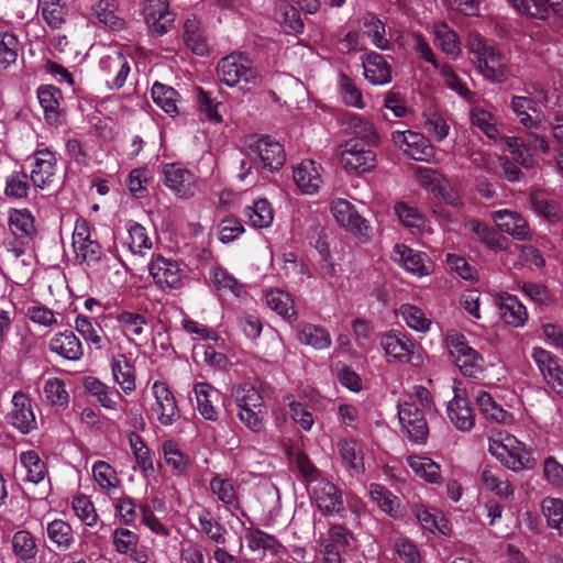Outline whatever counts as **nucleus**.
Returning a JSON list of instances; mask_svg holds the SVG:
<instances>
[{
    "mask_svg": "<svg viewBox=\"0 0 563 563\" xmlns=\"http://www.w3.org/2000/svg\"><path fill=\"white\" fill-rule=\"evenodd\" d=\"M468 49L474 55V63L479 73L493 82L507 79V67L495 46L488 45L483 36L475 34L468 38Z\"/></svg>",
    "mask_w": 563,
    "mask_h": 563,
    "instance_id": "1",
    "label": "nucleus"
},
{
    "mask_svg": "<svg viewBox=\"0 0 563 563\" xmlns=\"http://www.w3.org/2000/svg\"><path fill=\"white\" fill-rule=\"evenodd\" d=\"M8 227L13 238L4 241L3 245L9 253L19 258L25 254L37 234L35 219L27 209H11Z\"/></svg>",
    "mask_w": 563,
    "mask_h": 563,
    "instance_id": "2",
    "label": "nucleus"
},
{
    "mask_svg": "<svg viewBox=\"0 0 563 563\" xmlns=\"http://www.w3.org/2000/svg\"><path fill=\"white\" fill-rule=\"evenodd\" d=\"M245 148L255 165L267 172L278 170L286 161L283 145L268 135L247 136L245 139Z\"/></svg>",
    "mask_w": 563,
    "mask_h": 563,
    "instance_id": "3",
    "label": "nucleus"
},
{
    "mask_svg": "<svg viewBox=\"0 0 563 563\" xmlns=\"http://www.w3.org/2000/svg\"><path fill=\"white\" fill-rule=\"evenodd\" d=\"M330 211L340 227L352 233L362 243L369 241L371 225L350 201L342 198L333 199L330 203Z\"/></svg>",
    "mask_w": 563,
    "mask_h": 563,
    "instance_id": "4",
    "label": "nucleus"
},
{
    "mask_svg": "<svg viewBox=\"0 0 563 563\" xmlns=\"http://www.w3.org/2000/svg\"><path fill=\"white\" fill-rule=\"evenodd\" d=\"M217 75L219 80L229 87L241 82L255 85L258 79L257 70L251 62L240 55L221 58L217 65Z\"/></svg>",
    "mask_w": 563,
    "mask_h": 563,
    "instance_id": "5",
    "label": "nucleus"
},
{
    "mask_svg": "<svg viewBox=\"0 0 563 563\" xmlns=\"http://www.w3.org/2000/svg\"><path fill=\"white\" fill-rule=\"evenodd\" d=\"M372 148L355 141H344L338 146L336 155L345 170L364 174L376 166V154Z\"/></svg>",
    "mask_w": 563,
    "mask_h": 563,
    "instance_id": "6",
    "label": "nucleus"
},
{
    "mask_svg": "<svg viewBox=\"0 0 563 563\" xmlns=\"http://www.w3.org/2000/svg\"><path fill=\"white\" fill-rule=\"evenodd\" d=\"M398 419L401 430L408 439L418 444L426 443L429 434V427L423 411L413 402H398Z\"/></svg>",
    "mask_w": 563,
    "mask_h": 563,
    "instance_id": "7",
    "label": "nucleus"
},
{
    "mask_svg": "<svg viewBox=\"0 0 563 563\" xmlns=\"http://www.w3.org/2000/svg\"><path fill=\"white\" fill-rule=\"evenodd\" d=\"M391 141L406 156L420 162H429L434 156V147L421 133L413 131H395Z\"/></svg>",
    "mask_w": 563,
    "mask_h": 563,
    "instance_id": "8",
    "label": "nucleus"
},
{
    "mask_svg": "<svg viewBox=\"0 0 563 563\" xmlns=\"http://www.w3.org/2000/svg\"><path fill=\"white\" fill-rule=\"evenodd\" d=\"M73 247L76 260L88 266L96 265L103 256V251L97 240L91 239L90 228L86 221H77L73 233Z\"/></svg>",
    "mask_w": 563,
    "mask_h": 563,
    "instance_id": "9",
    "label": "nucleus"
},
{
    "mask_svg": "<svg viewBox=\"0 0 563 563\" xmlns=\"http://www.w3.org/2000/svg\"><path fill=\"white\" fill-rule=\"evenodd\" d=\"M311 499L324 516H333L344 510L342 492L327 479L318 481L311 488Z\"/></svg>",
    "mask_w": 563,
    "mask_h": 563,
    "instance_id": "10",
    "label": "nucleus"
},
{
    "mask_svg": "<svg viewBox=\"0 0 563 563\" xmlns=\"http://www.w3.org/2000/svg\"><path fill=\"white\" fill-rule=\"evenodd\" d=\"M101 76L111 89L123 87L130 74V59L120 51H112L99 60Z\"/></svg>",
    "mask_w": 563,
    "mask_h": 563,
    "instance_id": "11",
    "label": "nucleus"
},
{
    "mask_svg": "<svg viewBox=\"0 0 563 563\" xmlns=\"http://www.w3.org/2000/svg\"><path fill=\"white\" fill-rule=\"evenodd\" d=\"M150 274L162 289H179L184 286V276L179 264L162 255L153 257L150 264Z\"/></svg>",
    "mask_w": 563,
    "mask_h": 563,
    "instance_id": "12",
    "label": "nucleus"
},
{
    "mask_svg": "<svg viewBox=\"0 0 563 563\" xmlns=\"http://www.w3.org/2000/svg\"><path fill=\"white\" fill-rule=\"evenodd\" d=\"M143 15L151 32L157 36L174 27L175 14L169 10L167 0H145Z\"/></svg>",
    "mask_w": 563,
    "mask_h": 563,
    "instance_id": "13",
    "label": "nucleus"
},
{
    "mask_svg": "<svg viewBox=\"0 0 563 563\" xmlns=\"http://www.w3.org/2000/svg\"><path fill=\"white\" fill-rule=\"evenodd\" d=\"M33 167L30 178L35 187L48 188L57 179V159L48 148L37 150L33 154Z\"/></svg>",
    "mask_w": 563,
    "mask_h": 563,
    "instance_id": "14",
    "label": "nucleus"
},
{
    "mask_svg": "<svg viewBox=\"0 0 563 563\" xmlns=\"http://www.w3.org/2000/svg\"><path fill=\"white\" fill-rule=\"evenodd\" d=\"M164 184L179 198H191L196 192V179L191 172L179 164H167L163 168Z\"/></svg>",
    "mask_w": 563,
    "mask_h": 563,
    "instance_id": "15",
    "label": "nucleus"
},
{
    "mask_svg": "<svg viewBox=\"0 0 563 563\" xmlns=\"http://www.w3.org/2000/svg\"><path fill=\"white\" fill-rule=\"evenodd\" d=\"M10 423L21 433L27 434L36 429V418L31 398L23 391L14 393L12 409L8 413Z\"/></svg>",
    "mask_w": 563,
    "mask_h": 563,
    "instance_id": "16",
    "label": "nucleus"
},
{
    "mask_svg": "<svg viewBox=\"0 0 563 563\" xmlns=\"http://www.w3.org/2000/svg\"><path fill=\"white\" fill-rule=\"evenodd\" d=\"M394 262L419 277L428 276L433 272V263L429 256L415 251L405 244H396L394 247Z\"/></svg>",
    "mask_w": 563,
    "mask_h": 563,
    "instance_id": "17",
    "label": "nucleus"
},
{
    "mask_svg": "<svg viewBox=\"0 0 563 563\" xmlns=\"http://www.w3.org/2000/svg\"><path fill=\"white\" fill-rule=\"evenodd\" d=\"M152 390L155 397L152 410L156 413L157 420L164 426L172 424L179 418V410L173 393L166 383L158 380L153 384Z\"/></svg>",
    "mask_w": 563,
    "mask_h": 563,
    "instance_id": "18",
    "label": "nucleus"
},
{
    "mask_svg": "<svg viewBox=\"0 0 563 563\" xmlns=\"http://www.w3.org/2000/svg\"><path fill=\"white\" fill-rule=\"evenodd\" d=\"M450 353L463 375L477 377V375L482 373V355L460 338L452 340Z\"/></svg>",
    "mask_w": 563,
    "mask_h": 563,
    "instance_id": "19",
    "label": "nucleus"
},
{
    "mask_svg": "<svg viewBox=\"0 0 563 563\" xmlns=\"http://www.w3.org/2000/svg\"><path fill=\"white\" fill-rule=\"evenodd\" d=\"M37 98L44 111L45 121L49 125H62L65 119V113L60 107V102L63 100L60 89L51 85L41 86L37 89Z\"/></svg>",
    "mask_w": 563,
    "mask_h": 563,
    "instance_id": "20",
    "label": "nucleus"
},
{
    "mask_svg": "<svg viewBox=\"0 0 563 563\" xmlns=\"http://www.w3.org/2000/svg\"><path fill=\"white\" fill-rule=\"evenodd\" d=\"M345 125L351 137L347 141H355L356 144L376 147L380 142L375 125L358 114H347Z\"/></svg>",
    "mask_w": 563,
    "mask_h": 563,
    "instance_id": "21",
    "label": "nucleus"
},
{
    "mask_svg": "<svg viewBox=\"0 0 563 563\" xmlns=\"http://www.w3.org/2000/svg\"><path fill=\"white\" fill-rule=\"evenodd\" d=\"M320 169L321 166L310 159L302 161L294 168V180L303 194L312 195L319 190L322 183Z\"/></svg>",
    "mask_w": 563,
    "mask_h": 563,
    "instance_id": "22",
    "label": "nucleus"
},
{
    "mask_svg": "<svg viewBox=\"0 0 563 563\" xmlns=\"http://www.w3.org/2000/svg\"><path fill=\"white\" fill-rule=\"evenodd\" d=\"M492 219L500 231L519 241L528 239L530 234L528 222L516 212L498 210L492 213Z\"/></svg>",
    "mask_w": 563,
    "mask_h": 563,
    "instance_id": "23",
    "label": "nucleus"
},
{
    "mask_svg": "<svg viewBox=\"0 0 563 563\" xmlns=\"http://www.w3.org/2000/svg\"><path fill=\"white\" fill-rule=\"evenodd\" d=\"M364 76L372 85H386L393 79L391 68L383 55L369 53L362 57Z\"/></svg>",
    "mask_w": 563,
    "mask_h": 563,
    "instance_id": "24",
    "label": "nucleus"
},
{
    "mask_svg": "<svg viewBox=\"0 0 563 563\" xmlns=\"http://www.w3.org/2000/svg\"><path fill=\"white\" fill-rule=\"evenodd\" d=\"M49 351L68 361H79L84 355L82 344L71 331L55 334L49 341Z\"/></svg>",
    "mask_w": 563,
    "mask_h": 563,
    "instance_id": "25",
    "label": "nucleus"
},
{
    "mask_svg": "<svg viewBox=\"0 0 563 563\" xmlns=\"http://www.w3.org/2000/svg\"><path fill=\"white\" fill-rule=\"evenodd\" d=\"M448 417L452 424L460 431H470L475 424V415L467 398L455 397L448 404Z\"/></svg>",
    "mask_w": 563,
    "mask_h": 563,
    "instance_id": "26",
    "label": "nucleus"
},
{
    "mask_svg": "<svg viewBox=\"0 0 563 563\" xmlns=\"http://www.w3.org/2000/svg\"><path fill=\"white\" fill-rule=\"evenodd\" d=\"M85 390L93 397L97 402L106 409L115 410L121 394L114 388L106 385L99 378L86 376L82 379Z\"/></svg>",
    "mask_w": 563,
    "mask_h": 563,
    "instance_id": "27",
    "label": "nucleus"
},
{
    "mask_svg": "<svg viewBox=\"0 0 563 563\" xmlns=\"http://www.w3.org/2000/svg\"><path fill=\"white\" fill-rule=\"evenodd\" d=\"M380 345L387 356L399 362H409L413 344L400 332H388L380 340Z\"/></svg>",
    "mask_w": 563,
    "mask_h": 563,
    "instance_id": "28",
    "label": "nucleus"
},
{
    "mask_svg": "<svg viewBox=\"0 0 563 563\" xmlns=\"http://www.w3.org/2000/svg\"><path fill=\"white\" fill-rule=\"evenodd\" d=\"M111 371L114 382L124 394L135 390V369L124 354H117L111 358Z\"/></svg>",
    "mask_w": 563,
    "mask_h": 563,
    "instance_id": "29",
    "label": "nucleus"
},
{
    "mask_svg": "<svg viewBox=\"0 0 563 563\" xmlns=\"http://www.w3.org/2000/svg\"><path fill=\"white\" fill-rule=\"evenodd\" d=\"M499 310L501 319L512 327H522L527 321L526 307L514 295H500Z\"/></svg>",
    "mask_w": 563,
    "mask_h": 563,
    "instance_id": "30",
    "label": "nucleus"
},
{
    "mask_svg": "<svg viewBox=\"0 0 563 563\" xmlns=\"http://www.w3.org/2000/svg\"><path fill=\"white\" fill-rule=\"evenodd\" d=\"M194 391L199 413L207 420L216 421L218 419V412L213 402L219 399V391L208 383L195 384Z\"/></svg>",
    "mask_w": 563,
    "mask_h": 563,
    "instance_id": "31",
    "label": "nucleus"
},
{
    "mask_svg": "<svg viewBox=\"0 0 563 563\" xmlns=\"http://www.w3.org/2000/svg\"><path fill=\"white\" fill-rule=\"evenodd\" d=\"M243 214L250 224L256 229L268 228L274 220V209L265 198L254 200L251 206L244 208Z\"/></svg>",
    "mask_w": 563,
    "mask_h": 563,
    "instance_id": "32",
    "label": "nucleus"
},
{
    "mask_svg": "<svg viewBox=\"0 0 563 563\" xmlns=\"http://www.w3.org/2000/svg\"><path fill=\"white\" fill-rule=\"evenodd\" d=\"M297 339L300 343L316 350H324L331 345L330 333L324 328L311 323L298 325Z\"/></svg>",
    "mask_w": 563,
    "mask_h": 563,
    "instance_id": "33",
    "label": "nucleus"
},
{
    "mask_svg": "<svg viewBox=\"0 0 563 563\" xmlns=\"http://www.w3.org/2000/svg\"><path fill=\"white\" fill-rule=\"evenodd\" d=\"M407 463L415 474L426 482L431 484H440L442 482L440 465L430 457L409 455Z\"/></svg>",
    "mask_w": 563,
    "mask_h": 563,
    "instance_id": "34",
    "label": "nucleus"
},
{
    "mask_svg": "<svg viewBox=\"0 0 563 563\" xmlns=\"http://www.w3.org/2000/svg\"><path fill=\"white\" fill-rule=\"evenodd\" d=\"M476 402L481 412L488 420L508 423L512 419L511 415L504 410L503 407L494 400L490 394L485 390H479L477 393Z\"/></svg>",
    "mask_w": 563,
    "mask_h": 563,
    "instance_id": "35",
    "label": "nucleus"
},
{
    "mask_svg": "<svg viewBox=\"0 0 563 563\" xmlns=\"http://www.w3.org/2000/svg\"><path fill=\"white\" fill-rule=\"evenodd\" d=\"M119 5L115 0H99L93 7V15L98 21L112 29H122L123 19L118 14Z\"/></svg>",
    "mask_w": 563,
    "mask_h": 563,
    "instance_id": "36",
    "label": "nucleus"
},
{
    "mask_svg": "<svg viewBox=\"0 0 563 563\" xmlns=\"http://www.w3.org/2000/svg\"><path fill=\"white\" fill-rule=\"evenodd\" d=\"M268 307L284 319L295 318L297 311L291 296L280 289H271L265 295Z\"/></svg>",
    "mask_w": 563,
    "mask_h": 563,
    "instance_id": "37",
    "label": "nucleus"
},
{
    "mask_svg": "<svg viewBox=\"0 0 563 563\" xmlns=\"http://www.w3.org/2000/svg\"><path fill=\"white\" fill-rule=\"evenodd\" d=\"M530 203L539 216L548 220H558L561 216L559 203L547 192L537 190L530 195Z\"/></svg>",
    "mask_w": 563,
    "mask_h": 563,
    "instance_id": "38",
    "label": "nucleus"
},
{
    "mask_svg": "<svg viewBox=\"0 0 563 563\" xmlns=\"http://www.w3.org/2000/svg\"><path fill=\"white\" fill-rule=\"evenodd\" d=\"M247 545L252 551L264 550L278 553L283 549L282 543L272 534L257 528H249L245 534Z\"/></svg>",
    "mask_w": 563,
    "mask_h": 563,
    "instance_id": "39",
    "label": "nucleus"
},
{
    "mask_svg": "<svg viewBox=\"0 0 563 563\" xmlns=\"http://www.w3.org/2000/svg\"><path fill=\"white\" fill-rule=\"evenodd\" d=\"M466 229L490 250L500 251L504 249L500 236L494 228L478 220H470L465 223Z\"/></svg>",
    "mask_w": 563,
    "mask_h": 563,
    "instance_id": "40",
    "label": "nucleus"
},
{
    "mask_svg": "<svg viewBox=\"0 0 563 563\" xmlns=\"http://www.w3.org/2000/svg\"><path fill=\"white\" fill-rule=\"evenodd\" d=\"M152 98L166 113L175 114L178 112V92L174 88L156 81L152 87Z\"/></svg>",
    "mask_w": 563,
    "mask_h": 563,
    "instance_id": "41",
    "label": "nucleus"
},
{
    "mask_svg": "<svg viewBox=\"0 0 563 563\" xmlns=\"http://www.w3.org/2000/svg\"><path fill=\"white\" fill-rule=\"evenodd\" d=\"M20 461L26 470L27 482L38 484L45 478L47 474L46 465L35 451L21 453Z\"/></svg>",
    "mask_w": 563,
    "mask_h": 563,
    "instance_id": "42",
    "label": "nucleus"
},
{
    "mask_svg": "<svg viewBox=\"0 0 563 563\" xmlns=\"http://www.w3.org/2000/svg\"><path fill=\"white\" fill-rule=\"evenodd\" d=\"M472 125L478 128L487 137L496 140L499 137V130L495 117L483 108L474 107L470 111Z\"/></svg>",
    "mask_w": 563,
    "mask_h": 563,
    "instance_id": "43",
    "label": "nucleus"
},
{
    "mask_svg": "<svg viewBox=\"0 0 563 563\" xmlns=\"http://www.w3.org/2000/svg\"><path fill=\"white\" fill-rule=\"evenodd\" d=\"M232 395L239 409L247 407H264L262 395L250 383H243L234 387Z\"/></svg>",
    "mask_w": 563,
    "mask_h": 563,
    "instance_id": "44",
    "label": "nucleus"
},
{
    "mask_svg": "<svg viewBox=\"0 0 563 563\" xmlns=\"http://www.w3.org/2000/svg\"><path fill=\"white\" fill-rule=\"evenodd\" d=\"M542 514L547 519L548 526L563 536V500L559 498L547 497L542 501Z\"/></svg>",
    "mask_w": 563,
    "mask_h": 563,
    "instance_id": "45",
    "label": "nucleus"
},
{
    "mask_svg": "<svg viewBox=\"0 0 563 563\" xmlns=\"http://www.w3.org/2000/svg\"><path fill=\"white\" fill-rule=\"evenodd\" d=\"M369 495L378 507L391 517H396L399 508V499L379 484L369 486Z\"/></svg>",
    "mask_w": 563,
    "mask_h": 563,
    "instance_id": "46",
    "label": "nucleus"
},
{
    "mask_svg": "<svg viewBox=\"0 0 563 563\" xmlns=\"http://www.w3.org/2000/svg\"><path fill=\"white\" fill-rule=\"evenodd\" d=\"M47 536L59 549H68L74 542V532L69 523L56 519L48 523Z\"/></svg>",
    "mask_w": 563,
    "mask_h": 563,
    "instance_id": "47",
    "label": "nucleus"
},
{
    "mask_svg": "<svg viewBox=\"0 0 563 563\" xmlns=\"http://www.w3.org/2000/svg\"><path fill=\"white\" fill-rule=\"evenodd\" d=\"M276 19L287 29L290 33H300L303 30V22L300 18L299 11L287 2L278 4L275 11Z\"/></svg>",
    "mask_w": 563,
    "mask_h": 563,
    "instance_id": "48",
    "label": "nucleus"
},
{
    "mask_svg": "<svg viewBox=\"0 0 563 563\" xmlns=\"http://www.w3.org/2000/svg\"><path fill=\"white\" fill-rule=\"evenodd\" d=\"M129 236L125 244L134 254H143V250L152 249V241L147 236L144 227L136 222H130L128 225Z\"/></svg>",
    "mask_w": 563,
    "mask_h": 563,
    "instance_id": "49",
    "label": "nucleus"
},
{
    "mask_svg": "<svg viewBox=\"0 0 563 563\" xmlns=\"http://www.w3.org/2000/svg\"><path fill=\"white\" fill-rule=\"evenodd\" d=\"M400 314L406 324L418 332H427L431 325V320L427 318L422 309L413 305H402Z\"/></svg>",
    "mask_w": 563,
    "mask_h": 563,
    "instance_id": "50",
    "label": "nucleus"
},
{
    "mask_svg": "<svg viewBox=\"0 0 563 563\" xmlns=\"http://www.w3.org/2000/svg\"><path fill=\"white\" fill-rule=\"evenodd\" d=\"M210 488L224 505L230 508L238 509L240 507L236 493L232 483L228 479L214 476L210 481Z\"/></svg>",
    "mask_w": 563,
    "mask_h": 563,
    "instance_id": "51",
    "label": "nucleus"
},
{
    "mask_svg": "<svg viewBox=\"0 0 563 563\" xmlns=\"http://www.w3.org/2000/svg\"><path fill=\"white\" fill-rule=\"evenodd\" d=\"M339 87L343 101L346 106L355 107L357 109L364 108L362 92L352 78L341 73L339 76Z\"/></svg>",
    "mask_w": 563,
    "mask_h": 563,
    "instance_id": "52",
    "label": "nucleus"
},
{
    "mask_svg": "<svg viewBox=\"0 0 563 563\" xmlns=\"http://www.w3.org/2000/svg\"><path fill=\"white\" fill-rule=\"evenodd\" d=\"M394 211L400 222L407 228L421 229L426 223L424 216L416 207L406 202L396 203Z\"/></svg>",
    "mask_w": 563,
    "mask_h": 563,
    "instance_id": "53",
    "label": "nucleus"
},
{
    "mask_svg": "<svg viewBox=\"0 0 563 563\" xmlns=\"http://www.w3.org/2000/svg\"><path fill=\"white\" fill-rule=\"evenodd\" d=\"M14 553L22 560H30L36 555L35 540L29 531L21 530L12 538Z\"/></svg>",
    "mask_w": 563,
    "mask_h": 563,
    "instance_id": "54",
    "label": "nucleus"
},
{
    "mask_svg": "<svg viewBox=\"0 0 563 563\" xmlns=\"http://www.w3.org/2000/svg\"><path fill=\"white\" fill-rule=\"evenodd\" d=\"M75 328L82 339L86 342L93 344L97 350H101L103 347V340L99 334V332H101V328L99 325L95 327L88 317L78 316L75 321Z\"/></svg>",
    "mask_w": 563,
    "mask_h": 563,
    "instance_id": "55",
    "label": "nucleus"
},
{
    "mask_svg": "<svg viewBox=\"0 0 563 563\" xmlns=\"http://www.w3.org/2000/svg\"><path fill=\"white\" fill-rule=\"evenodd\" d=\"M363 25L365 33L376 47L380 49L388 48L389 41L385 36V25L380 20L374 15H367L363 19Z\"/></svg>",
    "mask_w": 563,
    "mask_h": 563,
    "instance_id": "56",
    "label": "nucleus"
},
{
    "mask_svg": "<svg viewBox=\"0 0 563 563\" xmlns=\"http://www.w3.org/2000/svg\"><path fill=\"white\" fill-rule=\"evenodd\" d=\"M501 463L507 468L514 472H519L532 468L536 461L526 449H521L520 451H517V449H510L505 455V459L501 460Z\"/></svg>",
    "mask_w": 563,
    "mask_h": 563,
    "instance_id": "57",
    "label": "nucleus"
},
{
    "mask_svg": "<svg viewBox=\"0 0 563 563\" xmlns=\"http://www.w3.org/2000/svg\"><path fill=\"white\" fill-rule=\"evenodd\" d=\"M93 478L102 489L115 488L119 484L117 472L104 461H97L92 466Z\"/></svg>",
    "mask_w": 563,
    "mask_h": 563,
    "instance_id": "58",
    "label": "nucleus"
},
{
    "mask_svg": "<svg viewBox=\"0 0 563 563\" xmlns=\"http://www.w3.org/2000/svg\"><path fill=\"white\" fill-rule=\"evenodd\" d=\"M41 14L46 24L53 29L58 30L66 23L68 15V8L66 3L56 5L55 3L40 5Z\"/></svg>",
    "mask_w": 563,
    "mask_h": 563,
    "instance_id": "59",
    "label": "nucleus"
},
{
    "mask_svg": "<svg viewBox=\"0 0 563 563\" xmlns=\"http://www.w3.org/2000/svg\"><path fill=\"white\" fill-rule=\"evenodd\" d=\"M29 181L26 173L13 172L5 181L4 194L7 197L22 199L27 196Z\"/></svg>",
    "mask_w": 563,
    "mask_h": 563,
    "instance_id": "60",
    "label": "nucleus"
},
{
    "mask_svg": "<svg viewBox=\"0 0 563 563\" xmlns=\"http://www.w3.org/2000/svg\"><path fill=\"white\" fill-rule=\"evenodd\" d=\"M482 482L487 489L495 492L500 497H509L514 493L511 485L501 481L492 466H486L483 470Z\"/></svg>",
    "mask_w": 563,
    "mask_h": 563,
    "instance_id": "61",
    "label": "nucleus"
},
{
    "mask_svg": "<svg viewBox=\"0 0 563 563\" xmlns=\"http://www.w3.org/2000/svg\"><path fill=\"white\" fill-rule=\"evenodd\" d=\"M165 462L174 471L184 473L189 464V459L185 455L176 443L167 441L163 444Z\"/></svg>",
    "mask_w": 563,
    "mask_h": 563,
    "instance_id": "62",
    "label": "nucleus"
},
{
    "mask_svg": "<svg viewBox=\"0 0 563 563\" xmlns=\"http://www.w3.org/2000/svg\"><path fill=\"white\" fill-rule=\"evenodd\" d=\"M117 320L122 324L124 331L133 336H141L144 328L147 325V320L144 316L131 311H121L118 313Z\"/></svg>",
    "mask_w": 563,
    "mask_h": 563,
    "instance_id": "63",
    "label": "nucleus"
},
{
    "mask_svg": "<svg viewBox=\"0 0 563 563\" xmlns=\"http://www.w3.org/2000/svg\"><path fill=\"white\" fill-rule=\"evenodd\" d=\"M437 41L440 48L448 55L456 57L460 52V41L457 34L450 30L445 24L437 30Z\"/></svg>",
    "mask_w": 563,
    "mask_h": 563,
    "instance_id": "64",
    "label": "nucleus"
}]
</instances>
